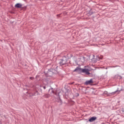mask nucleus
I'll return each instance as SVG.
<instances>
[{
    "instance_id": "obj_7",
    "label": "nucleus",
    "mask_w": 124,
    "mask_h": 124,
    "mask_svg": "<svg viewBox=\"0 0 124 124\" xmlns=\"http://www.w3.org/2000/svg\"><path fill=\"white\" fill-rule=\"evenodd\" d=\"M34 78L33 77H30V79L31 80H33L34 79Z\"/></svg>"
},
{
    "instance_id": "obj_9",
    "label": "nucleus",
    "mask_w": 124,
    "mask_h": 124,
    "mask_svg": "<svg viewBox=\"0 0 124 124\" xmlns=\"http://www.w3.org/2000/svg\"><path fill=\"white\" fill-rule=\"evenodd\" d=\"M74 83V82H73L72 83H69L68 84H69V85H72V84H73Z\"/></svg>"
},
{
    "instance_id": "obj_8",
    "label": "nucleus",
    "mask_w": 124,
    "mask_h": 124,
    "mask_svg": "<svg viewBox=\"0 0 124 124\" xmlns=\"http://www.w3.org/2000/svg\"><path fill=\"white\" fill-rule=\"evenodd\" d=\"M117 92V91H116L112 93H111L113 94H115V93H116Z\"/></svg>"
},
{
    "instance_id": "obj_1",
    "label": "nucleus",
    "mask_w": 124,
    "mask_h": 124,
    "mask_svg": "<svg viewBox=\"0 0 124 124\" xmlns=\"http://www.w3.org/2000/svg\"><path fill=\"white\" fill-rule=\"evenodd\" d=\"M90 70L87 69H82L79 67H77L74 70V71L80 72L85 73L86 74L89 75L90 73L89 72Z\"/></svg>"
},
{
    "instance_id": "obj_13",
    "label": "nucleus",
    "mask_w": 124,
    "mask_h": 124,
    "mask_svg": "<svg viewBox=\"0 0 124 124\" xmlns=\"http://www.w3.org/2000/svg\"><path fill=\"white\" fill-rule=\"evenodd\" d=\"M93 70V69H91V70Z\"/></svg>"
},
{
    "instance_id": "obj_11",
    "label": "nucleus",
    "mask_w": 124,
    "mask_h": 124,
    "mask_svg": "<svg viewBox=\"0 0 124 124\" xmlns=\"http://www.w3.org/2000/svg\"><path fill=\"white\" fill-rule=\"evenodd\" d=\"M43 88L44 89H46V87L45 86H44Z\"/></svg>"
},
{
    "instance_id": "obj_2",
    "label": "nucleus",
    "mask_w": 124,
    "mask_h": 124,
    "mask_svg": "<svg viewBox=\"0 0 124 124\" xmlns=\"http://www.w3.org/2000/svg\"><path fill=\"white\" fill-rule=\"evenodd\" d=\"M93 83V79H91L87 81H86L85 84L86 85H92Z\"/></svg>"
},
{
    "instance_id": "obj_5",
    "label": "nucleus",
    "mask_w": 124,
    "mask_h": 124,
    "mask_svg": "<svg viewBox=\"0 0 124 124\" xmlns=\"http://www.w3.org/2000/svg\"><path fill=\"white\" fill-rule=\"evenodd\" d=\"M59 63L61 65H62L65 64V63L64 62V61L62 59L61 60V61Z\"/></svg>"
},
{
    "instance_id": "obj_12",
    "label": "nucleus",
    "mask_w": 124,
    "mask_h": 124,
    "mask_svg": "<svg viewBox=\"0 0 124 124\" xmlns=\"http://www.w3.org/2000/svg\"><path fill=\"white\" fill-rule=\"evenodd\" d=\"M106 93H107V92H106L104 93L105 94H107Z\"/></svg>"
},
{
    "instance_id": "obj_10",
    "label": "nucleus",
    "mask_w": 124,
    "mask_h": 124,
    "mask_svg": "<svg viewBox=\"0 0 124 124\" xmlns=\"http://www.w3.org/2000/svg\"><path fill=\"white\" fill-rule=\"evenodd\" d=\"M60 15V14L59 15H57V16L58 17H59Z\"/></svg>"
},
{
    "instance_id": "obj_3",
    "label": "nucleus",
    "mask_w": 124,
    "mask_h": 124,
    "mask_svg": "<svg viewBox=\"0 0 124 124\" xmlns=\"http://www.w3.org/2000/svg\"><path fill=\"white\" fill-rule=\"evenodd\" d=\"M96 119V117L95 116H93L90 118V119H89L88 121L90 122H92L94 121Z\"/></svg>"
},
{
    "instance_id": "obj_4",
    "label": "nucleus",
    "mask_w": 124,
    "mask_h": 124,
    "mask_svg": "<svg viewBox=\"0 0 124 124\" xmlns=\"http://www.w3.org/2000/svg\"><path fill=\"white\" fill-rule=\"evenodd\" d=\"M22 5L21 4L18 3L15 5V7L16 8H20L22 7Z\"/></svg>"
},
{
    "instance_id": "obj_6",
    "label": "nucleus",
    "mask_w": 124,
    "mask_h": 124,
    "mask_svg": "<svg viewBox=\"0 0 124 124\" xmlns=\"http://www.w3.org/2000/svg\"><path fill=\"white\" fill-rule=\"evenodd\" d=\"M44 96L46 98H48L49 96V95L48 94H46L44 95Z\"/></svg>"
}]
</instances>
